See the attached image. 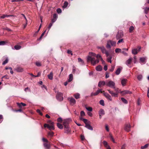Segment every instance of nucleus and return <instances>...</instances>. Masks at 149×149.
<instances>
[{"label":"nucleus","instance_id":"4","mask_svg":"<svg viewBox=\"0 0 149 149\" xmlns=\"http://www.w3.org/2000/svg\"><path fill=\"white\" fill-rule=\"evenodd\" d=\"M106 85L111 88H115V83L112 81L108 80L106 81Z\"/></svg>","mask_w":149,"mask_h":149},{"label":"nucleus","instance_id":"12","mask_svg":"<svg viewBox=\"0 0 149 149\" xmlns=\"http://www.w3.org/2000/svg\"><path fill=\"white\" fill-rule=\"evenodd\" d=\"M70 101V104L72 105H73L76 103L75 100L72 97L69 98L68 99Z\"/></svg>","mask_w":149,"mask_h":149},{"label":"nucleus","instance_id":"14","mask_svg":"<svg viewBox=\"0 0 149 149\" xmlns=\"http://www.w3.org/2000/svg\"><path fill=\"white\" fill-rule=\"evenodd\" d=\"M121 94L122 95H125L127 94H131L132 92L128 90H125L120 92Z\"/></svg>","mask_w":149,"mask_h":149},{"label":"nucleus","instance_id":"20","mask_svg":"<svg viewBox=\"0 0 149 149\" xmlns=\"http://www.w3.org/2000/svg\"><path fill=\"white\" fill-rule=\"evenodd\" d=\"M122 67H120L118 68L116 71V74L117 75H118L120 73L122 69Z\"/></svg>","mask_w":149,"mask_h":149},{"label":"nucleus","instance_id":"60","mask_svg":"<svg viewBox=\"0 0 149 149\" xmlns=\"http://www.w3.org/2000/svg\"><path fill=\"white\" fill-rule=\"evenodd\" d=\"M121 53H122L123 54H124V55H125V56L127 55V53L123 51H121Z\"/></svg>","mask_w":149,"mask_h":149},{"label":"nucleus","instance_id":"37","mask_svg":"<svg viewBox=\"0 0 149 149\" xmlns=\"http://www.w3.org/2000/svg\"><path fill=\"white\" fill-rule=\"evenodd\" d=\"M6 43V42L5 41H1L0 42V46L3 45H5Z\"/></svg>","mask_w":149,"mask_h":149},{"label":"nucleus","instance_id":"29","mask_svg":"<svg viewBox=\"0 0 149 149\" xmlns=\"http://www.w3.org/2000/svg\"><path fill=\"white\" fill-rule=\"evenodd\" d=\"M80 94L78 93H77L74 95V96L75 98L77 99L80 98Z\"/></svg>","mask_w":149,"mask_h":149},{"label":"nucleus","instance_id":"57","mask_svg":"<svg viewBox=\"0 0 149 149\" xmlns=\"http://www.w3.org/2000/svg\"><path fill=\"white\" fill-rule=\"evenodd\" d=\"M56 11H57V12L58 13H61L62 12L61 9L60 8H58L57 9Z\"/></svg>","mask_w":149,"mask_h":149},{"label":"nucleus","instance_id":"26","mask_svg":"<svg viewBox=\"0 0 149 149\" xmlns=\"http://www.w3.org/2000/svg\"><path fill=\"white\" fill-rule=\"evenodd\" d=\"M107 61L111 63V56L109 54V56H107Z\"/></svg>","mask_w":149,"mask_h":149},{"label":"nucleus","instance_id":"36","mask_svg":"<svg viewBox=\"0 0 149 149\" xmlns=\"http://www.w3.org/2000/svg\"><path fill=\"white\" fill-rule=\"evenodd\" d=\"M121 49L120 48H116L115 50L116 53L121 52Z\"/></svg>","mask_w":149,"mask_h":149},{"label":"nucleus","instance_id":"55","mask_svg":"<svg viewBox=\"0 0 149 149\" xmlns=\"http://www.w3.org/2000/svg\"><path fill=\"white\" fill-rule=\"evenodd\" d=\"M36 64L37 66L38 67L41 66V63L40 62H36Z\"/></svg>","mask_w":149,"mask_h":149},{"label":"nucleus","instance_id":"58","mask_svg":"<svg viewBox=\"0 0 149 149\" xmlns=\"http://www.w3.org/2000/svg\"><path fill=\"white\" fill-rule=\"evenodd\" d=\"M65 129V132L66 133H68L70 132L69 127H68V128H65V129Z\"/></svg>","mask_w":149,"mask_h":149},{"label":"nucleus","instance_id":"33","mask_svg":"<svg viewBox=\"0 0 149 149\" xmlns=\"http://www.w3.org/2000/svg\"><path fill=\"white\" fill-rule=\"evenodd\" d=\"M149 10V7H146L144 8V12L145 13L147 14Z\"/></svg>","mask_w":149,"mask_h":149},{"label":"nucleus","instance_id":"45","mask_svg":"<svg viewBox=\"0 0 149 149\" xmlns=\"http://www.w3.org/2000/svg\"><path fill=\"white\" fill-rule=\"evenodd\" d=\"M137 78L140 81L142 78V76L141 75H139L138 76Z\"/></svg>","mask_w":149,"mask_h":149},{"label":"nucleus","instance_id":"42","mask_svg":"<svg viewBox=\"0 0 149 149\" xmlns=\"http://www.w3.org/2000/svg\"><path fill=\"white\" fill-rule=\"evenodd\" d=\"M115 91H116V93H117L118 94V93H120L121 91H120L119 90L118 88H115Z\"/></svg>","mask_w":149,"mask_h":149},{"label":"nucleus","instance_id":"35","mask_svg":"<svg viewBox=\"0 0 149 149\" xmlns=\"http://www.w3.org/2000/svg\"><path fill=\"white\" fill-rule=\"evenodd\" d=\"M148 144H147L144 146H141V149H144L148 147Z\"/></svg>","mask_w":149,"mask_h":149},{"label":"nucleus","instance_id":"24","mask_svg":"<svg viewBox=\"0 0 149 149\" xmlns=\"http://www.w3.org/2000/svg\"><path fill=\"white\" fill-rule=\"evenodd\" d=\"M99 114L100 116H102L104 114V111L103 109H101L99 111Z\"/></svg>","mask_w":149,"mask_h":149},{"label":"nucleus","instance_id":"27","mask_svg":"<svg viewBox=\"0 0 149 149\" xmlns=\"http://www.w3.org/2000/svg\"><path fill=\"white\" fill-rule=\"evenodd\" d=\"M96 69L97 71H101L102 70V67L101 66L99 65L96 67Z\"/></svg>","mask_w":149,"mask_h":149},{"label":"nucleus","instance_id":"19","mask_svg":"<svg viewBox=\"0 0 149 149\" xmlns=\"http://www.w3.org/2000/svg\"><path fill=\"white\" fill-rule=\"evenodd\" d=\"M123 36V34L122 33L120 32H118V34L117 35L116 38L117 39H119L120 38H122Z\"/></svg>","mask_w":149,"mask_h":149},{"label":"nucleus","instance_id":"5","mask_svg":"<svg viewBox=\"0 0 149 149\" xmlns=\"http://www.w3.org/2000/svg\"><path fill=\"white\" fill-rule=\"evenodd\" d=\"M98 49H100L103 53L105 54L107 56H108L109 55L108 52L106 50L104 47L102 46L101 47L98 46L97 47Z\"/></svg>","mask_w":149,"mask_h":149},{"label":"nucleus","instance_id":"21","mask_svg":"<svg viewBox=\"0 0 149 149\" xmlns=\"http://www.w3.org/2000/svg\"><path fill=\"white\" fill-rule=\"evenodd\" d=\"M47 77L50 80H52L53 79V73L52 72H50V74L48 75Z\"/></svg>","mask_w":149,"mask_h":149},{"label":"nucleus","instance_id":"41","mask_svg":"<svg viewBox=\"0 0 149 149\" xmlns=\"http://www.w3.org/2000/svg\"><path fill=\"white\" fill-rule=\"evenodd\" d=\"M54 133L53 132H51L48 133V135L50 136H52L54 135Z\"/></svg>","mask_w":149,"mask_h":149},{"label":"nucleus","instance_id":"61","mask_svg":"<svg viewBox=\"0 0 149 149\" xmlns=\"http://www.w3.org/2000/svg\"><path fill=\"white\" fill-rule=\"evenodd\" d=\"M83 121L85 124V125H86V124H88L87 123V120L86 119H83Z\"/></svg>","mask_w":149,"mask_h":149},{"label":"nucleus","instance_id":"62","mask_svg":"<svg viewBox=\"0 0 149 149\" xmlns=\"http://www.w3.org/2000/svg\"><path fill=\"white\" fill-rule=\"evenodd\" d=\"M9 69L10 70V73L12 74H13V70L12 68L11 67H9Z\"/></svg>","mask_w":149,"mask_h":149},{"label":"nucleus","instance_id":"2","mask_svg":"<svg viewBox=\"0 0 149 149\" xmlns=\"http://www.w3.org/2000/svg\"><path fill=\"white\" fill-rule=\"evenodd\" d=\"M48 124H45L44 125L45 127H47L50 130L54 129V123L51 120H49L47 121Z\"/></svg>","mask_w":149,"mask_h":149},{"label":"nucleus","instance_id":"38","mask_svg":"<svg viewBox=\"0 0 149 149\" xmlns=\"http://www.w3.org/2000/svg\"><path fill=\"white\" fill-rule=\"evenodd\" d=\"M10 16V15H4L2 16H1L0 17V18L1 19H3L5 18L6 17H8Z\"/></svg>","mask_w":149,"mask_h":149},{"label":"nucleus","instance_id":"11","mask_svg":"<svg viewBox=\"0 0 149 149\" xmlns=\"http://www.w3.org/2000/svg\"><path fill=\"white\" fill-rule=\"evenodd\" d=\"M132 60V58L130 57L126 62V64L130 67H131L130 64Z\"/></svg>","mask_w":149,"mask_h":149},{"label":"nucleus","instance_id":"59","mask_svg":"<svg viewBox=\"0 0 149 149\" xmlns=\"http://www.w3.org/2000/svg\"><path fill=\"white\" fill-rule=\"evenodd\" d=\"M21 15L24 17V19H25V20L26 22V23H27L28 21H27V20L26 18V17L25 16V15L24 14H22Z\"/></svg>","mask_w":149,"mask_h":149},{"label":"nucleus","instance_id":"39","mask_svg":"<svg viewBox=\"0 0 149 149\" xmlns=\"http://www.w3.org/2000/svg\"><path fill=\"white\" fill-rule=\"evenodd\" d=\"M63 125L64 126V129L69 127L68 125L67 124H65V122L64 121L63 122Z\"/></svg>","mask_w":149,"mask_h":149},{"label":"nucleus","instance_id":"1","mask_svg":"<svg viewBox=\"0 0 149 149\" xmlns=\"http://www.w3.org/2000/svg\"><path fill=\"white\" fill-rule=\"evenodd\" d=\"M96 54L93 52H90L89 53V55L87 57V62L91 61V64L93 65H95L98 63L100 61L99 59H95V58L92 57V56H95Z\"/></svg>","mask_w":149,"mask_h":149},{"label":"nucleus","instance_id":"25","mask_svg":"<svg viewBox=\"0 0 149 149\" xmlns=\"http://www.w3.org/2000/svg\"><path fill=\"white\" fill-rule=\"evenodd\" d=\"M103 143L104 146L107 148L109 147L110 146L108 145L106 141H103Z\"/></svg>","mask_w":149,"mask_h":149},{"label":"nucleus","instance_id":"13","mask_svg":"<svg viewBox=\"0 0 149 149\" xmlns=\"http://www.w3.org/2000/svg\"><path fill=\"white\" fill-rule=\"evenodd\" d=\"M105 85H106V82L102 81H100L98 83V86L102 87Z\"/></svg>","mask_w":149,"mask_h":149},{"label":"nucleus","instance_id":"48","mask_svg":"<svg viewBox=\"0 0 149 149\" xmlns=\"http://www.w3.org/2000/svg\"><path fill=\"white\" fill-rule=\"evenodd\" d=\"M134 27L133 26H131L129 28V31L130 32H132V31L134 30Z\"/></svg>","mask_w":149,"mask_h":149},{"label":"nucleus","instance_id":"34","mask_svg":"<svg viewBox=\"0 0 149 149\" xmlns=\"http://www.w3.org/2000/svg\"><path fill=\"white\" fill-rule=\"evenodd\" d=\"M96 57L97 58V59H99V58L100 59H102V58L101 57V56L100 55V54H98L96 56Z\"/></svg>","mask_w":149,"mask_h":149},{"label":"nucleus","instance_id":"9","mask_svg":"<svg viewBox=\"0 0 149 149\" xmlns=\"http://www.w3.org/2000/svg\"><path fill=\"white\" fill-rule=\"evenodd\" d=\"M109 92L112 95V96L114 97H118V94L116 93H114L113 91H110L109 90H108Z\"/></svg>","mask_w":149,"mask_h":149},{"label":"nucleus","instance_id":"49","mask_svg":"<svg viewBox=\"0 0 149 149\" xmlns=\"http://www.w3.org/2000/svg\"><path fill=\"white\" fill-rule=\"evenodd\" d=\"M46 30L42 33V34H41V36L40 37V38H39V40H41L42 37L45 34V33L46 32Z\"/></svg>","mask_w":149,"mask_h":149},{"label":"nucleus","instance_id":"43","mask_svg":"<svg viewBox=\"0 0 149 149\" xmlns=\"http://www.w3.org/2000/svg\"><path fill=\"white\" fill-rule=\"evenodd\" d=\"M68 5V3L67 1H65L64 3V5L63 6V7L64 8H65L67 7V6Z\"/></svg>","mask_w":149,"mask_h":149},{"label":"nucleus","instance_id":"28","mask_svg":"<svg viewBox=\"0 0 149 149\" xmlns=\"http://www.w3.org/2000/svg\"><path fill=\"white\" fill-rule=\"evenodd\" d=\"M78 62L80 63V64L81 65H84V62L80 58H78Z\"/></svg>","mask_w":149,"mask_h":149},{"label":"nucleus","instance_id":"32","mask_svg":"<svg viewBox=\"0 0 149 149\" xmlns=\"http://www.w3.org/2000/svg\"><path fill=\"white\" fill-rule=\"evenodd\" d=\"M15 48L16 50H18L20 49L21 47V46L19 45H16L15 46Z\"/></svg>","mask_w":149,"mask_h":149},{"label":"nucleus","instance_id":"52","mask_svg":"<svg viewBox=\"0 0 149 149\" xmlns=\"http://www.w3.org/2000/svg\"><path fill=\"white\" fill-rule=\"evenodd\" d=\"M8 58L6 59V60L4 61L2 63V64L3 65H5L8 63Z\"/></svg>","mask_w":149,"mask_h":149},{"label":"nucleus","instance_id":"30","mask_svg":"<svg viewBox=\"0 0 149 149\" xmlns=\"http://www.w3.org/2000/svg\"><path fill=\"white\" fill-rule=\"evenodd\" d=\"M85 108L87 110H88L89 111H92L93 109H92V107H86Z\"/></svg>","mask_w":149,"mask_h":149},{"label":"nucleus","instance_id":"8","mask_svg":"<svg viewBox=\"0 0 149 149\" xmlns=\"http://www.w3.org/2000/svg\"><path fill=\"white\" fill-rule=\"evenodd\" d=\"M141 49V47H138V49H133L132 50V54L134 55L136 54L138 52L140 51Z\"/></svg>","mask_w":149,"mask_h":149},{"label":"nucleus","instance_id":"50","mask_svg":"<svg viewBox=\"0 0 149 149\" xmlns=\"http://www.w3.org/2000/svg\"><path fill=\"white\" fill-rule=\"evenodd\" d=\"M3 78H5L6 79H9V77L8 75H6L2 77V79Z\"/></svg>","mask_w":149,"mask_h":149},{"label":"nucleus","instance_id":"44","mask_svg":"<svg viewBox=\"0 0 149 149\" xmlns=\"http://www.w3.org/2000/svg\"><path fill=\"white\" fill-rule=\"evenodd\" d=\"M44 146L45 147H46V148H49V146H50L47 143H44Z\"/></svg>","mask_w":149,"mask_h":149},{"label":"nucleus","instance_id":"63","mask_svg":"<svg viewBox=\"0 0 149 149\" xmlns=\"http://www.w3.org/2000/svg\"><path fill=\"white\" fill-rule=\"evenodd\" d=\"M37 112L39 113L40 115L42 116V113L40 112V111L39 109H37Z\"/></svg>","mask_w":149,"mask_h":149},{"label":"nucleus","instance_id":"7","mask_svg":"<svg viewBox=\"0 0 149 149\" xmlns=\"http://www.w3.org/2000/svg\"><path fill=\"white\" fill-rule=\"evenodd\" d=\"M103 94L104 96L108 99V100L111 101H112V98L111 96L107 93L105 92L104 91H103Z\"/></svg>","mask_w":149,"mask_h":149},{"label":"nucleus","instance_id":"40","mask_svg":"<svg viewBox=\"0 0 149 149\" xmlns=\"http://www.w3.org/2000/svg\"><path fill=\"white\" fill-rule=\"evenodd\" d=\"M121 100L125 104H127V100L124 98H121Z\"/></svg>","mask_w":149,"mask_h":149},{"label":"nucleus","instance_id":"17","mask_svg":"<svg viewBox=\"0 0 149 149\" xmlns=\"http://www.w3.org/2000/svg\"><path fill=\"white\" fill-rule=\"evenodd\" d=\"M15 70L18 72H22L24 70V69L22 68L19 67H17L15 69Z\"/></svg>","mask_w":149,"mask_h":149},{"label":"nucleus","instance_id":"51","mask_svg":"<svg viewBox=\"0 0 149 149\" xmlns=\"http://www.w3.org/2000/svg\"><path fill=\"white\" fill-rule=\"evenodd\" d=\"M110 138L113 143H115V140L111 134H110Z\"/></svg>","mask_w":149,"mask_h":149},{"label":"nucleus","instance_id":"53","mask_svg":"<svg viewBox=\"0 0 149 149\" xmlns=\"http://www.w3.org/2000/svg\"><path fill=\"white\" fill-rule=\"evenodd\" d=\"M63 121L62 119L61 118H59L57 119V121L59 123H61Z\"/></svg>","mask_w":149,"mask_h":149},{"label":"nucleus","instance_id":"64","mask_svg":"<svg viewBox=\"0 0 149 149\" xmlns=\"http://www.w3.org/2000/svg\"><path fill=\"white\" fill-rule=\"evenodd\" d=\"M57 16L56 14H54L53 15V18L54 19H56L57 18Z\"/></svg>","mask_w":149,"mask_h":149},{"label":"nucleus","instance_id":"22","mask_svg":"<svg viewBox=\"0 0 149 149\" xmlns=\"http://www.w3.org/2000/svg\"><path fill=\"white\" fill-rule=\"evenodd\" d=\"M85 127L90 130H93V127L88 124H86V125H85Z\"/></svg>","mask_w":149,"mask_h":149},{"label":"nucleus","instance_id":"56","mask_svg":"<svg viewBox=\"0 0 149 149\" xmlns=\"http://www.w3.org/2000/svg\"><path fill=\"white\" fill-rule=\"evenodd\" d=\"M52 23H50L49 24V26L47 28L49 30V31L50 30V29L52 27Z\"/></svg>","mask_w":149,"mask_h":149},{"label":"nucleus","instance_id":"54","mask_svg":"<svg viewBox=\"0 0 149 149\" xmlns=\"http://www.w3.org/2000/svg\"><path fill=\"white\" fill-rule=\"evenodd\" d=\"M80 114L81 116H84L85 115V113L83 111H81V112Z\"/></svg>","mask_w":149,"mask_h":149},{"label":"nucleus","instance_id":"31","mask_svg":"<svg viewBox=\"0 0 149 149\" xmlns=\"http://www.w3.org/2000/svg\"><path fill=\"white\" fill-rule=\"evenodd\" d=\"M57 126L60 129H62L63 128V125L59 123H57Z\"/></svg>","mask_w":149,"mask_h":149},{"label":"nucleus","instance_id":"47","mask_svg":"<svg viewBox=\"0 0 149 149\" xmlns=\"http://www.w3.org/2000/svg\"><path fill=\"white\" fill-rule=\"evenodd\" d=\"M100 103L102 106H104V101L103 100H101L100 101Z\"/></svg>","mask_w":149,"mask_h":149},{"label":"nucleus","instance_id":"10","mask_svg":"<svg viewBox=\"0 0 149 149\" xmlns=\"http://www.w3.org/2000/svg\"><path fill=\"white\" fill-rule=\"evenodd\" d=\"M103 93V91H102V89L98 90L95 93H91V96H95L97 95L99 93Z\"/></svg>","mask_w":149,"mask_h":149},{"label":"nucleus","instance_id":"6","mask_svg":"<svg viewBox=\"0 0 149 149\" xmlns=\"http://www.w3.org/2000/svg\"><path fill=\"white\" fill-rule=\"evenodd\" d=\"M56 98L59 101H62L63 100V94L60 92H58L56 95Z\"/></svg>","mask_w":149,"mask_h":149},{"label":"nucleus","instance_id":"16","mask_svg":"<svg viewBox=\"0 0 149 149\" xmlns=\"http://www.w3.org/2000/svg\"><path fill=\"white\" fill-rule=\"evenodd\" d=\"M121 83L123 86H125L126 85L127 80L125 79L122 78L121 79Z\"/></svg>","mask_w":149,"mask_h":149},{"label":"nucleus","instance_id":"18","mask_svg":"<svg viewBox=\"0 0 149 149\" xmlns=\"http://www.w3.org/2000/svg\"><path fill=\"white\" fill-rule=\"evenodd\" d=\"M140 62L142 64H144L146 62V57H141L140 59Z\"/></svg>","mask_w":149,"mask_h":149},{"label":"nucleus","instance_id":"46","mask_svg":"<svg viewBox=\"0 0 149 149\" xmlns=\"http://www.w3.org/2000/svg\"><path fill=\"white\" fill-rule=\"evenodd\" d=\"M115 68V66L112 65L111 66V68L109 70L111 72H112L114 70Z\"/></svg>","mask_w":149,"mask_h":149},{"label":"nucleus","instance_id":"15","mask_svg":"<svg viewBox=\"0 0 149 149\" xmlns=\"http://www.w3.org/2000/svg\"><path fill=\"white\" fill-rule=\"evenodd\" d=\"M130 124H128L125 126V129L127 132H129L130 131Z\"/></svg>","mask_w":149,"mask_h":149},{"label":"nucleus","instance_id":"3","mask_svg":"<svg viewBox=\"0 0 149 149\" xmlns=\"http://www.w3.org/2000/svg\"><path fill=\"white\" fill-rule=\"evenodd\" d=\"M116 45V42L115 41L111 40H109L107 41L106 47L107 48L110 49L111 48V46H115Z\"/></svg>","mask_w":149,"mask_h":149},{"label":"nucleus","instance_id":"23","mask_svg":"<svg viewBox=\"0 0 149 149\" xmlns=\"http://www.w3.org/2000/svg\"><path fill=\"white\" fill-rule=\"evenodd\" d=\"M73 79V75L72 74H70L69 76V78L68 79V82H70Z\"/></svg>","mask_w":149,"mask_h":149}]
</instances>
